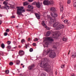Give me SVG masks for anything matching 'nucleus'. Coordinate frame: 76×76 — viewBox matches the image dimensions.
Segmentation results:
<instances>
[{
  "mask_svg": "<svg viewBox=\"0 0 76 76\" xmlns=\"http://www.w3.org/2000/svg\"><path fill=\"white\" fill-rule=\"evenodd\" d=\"M40 67L44 69V70L47 72H50L51 70V68L50 65V60L48 59L47 58H44V61L42 63L40 64Z\"/></svg>",
  "mask_w": 76,
  "mask_h": 76,
  "instance_id": "f257e3e1",
  "label": "nucleus"
},
{
  "mask_svg": "<svg viewBox=\"0 0 76 76\" xmlns=\"http://www.w3.org/2000/svg\"><path fill=\"white\" fill-rule=\"evenodd\" d=\"M48 53H50L49 55V57L50 58H54L56 56V53L51 51L49 49H48L45 52V54H48Z\"/></svg>",
  "mask_w": 76,
  "mask_h": 76,
  "instance_id": "f03ea898",
  "label": "nucleus"
},
{
  "mask_svg": "<svg viewBox=\"0 0 76 76\" xmlns=\"http://www.w3.org/2000/svg\"><path fill=\"white\" fill-rule=\"evenodd\" d=\"M17 14L19 15H21L22 13H23L25 12V10H23L24 7H17Z\"/></svg>",
  "mask_w": 76,
  "mask_h": 76,
  "instance_id": "7ed1b4c3",
  "label": "nucleus"
},
{
  "mask_svg": "<svg viewBox=\"0 0 76 76\" xmlns=\"http://www.w3.org/2000/svg\"><path fill=\"white\" fill-rule=\"evenodd\" d=\"M51 15L52 16V17H51L50 19V22H56V17H57L58 15L57 13H54L53 14V13H51Z\"/></svg>",
  "mask_w": 76,
  "mask_h": 76,
  "instance_id": "20e7f679",
  "label": "nucleus"
},
{
  "mask_svg": "<svg viewBox=\"0 0 76 76\" xmlns=\"http://www.w3.org/2000/svg\"><path fill=\"white\" fill-rule=\"evenodd\" d=\"M60 31H55L53 32V37L55 39H57L58 37V35H60Z\"/></svg>",
  "mask_w": 76,
  "mask_h": 76,
  "instance_id": "39448f33",
  "label": "nucleus"
},
{
  "mask_svg": "<svg viewBox=\"0 0 76 76\" xmlns=\"http://www.w3.org/2000/svg\"><path fill=\"white\" fill-rule=\"evenodd\" d=\"M3 4H4V6L2 7H1V9H6L7 10H8V9H9V8H10V7H9V6H7V3L6 2H4Z\"/></svg>",
  "mask_w": 76,
  "mask_h": 76,
  "instance_id": "423d86ee",
  "label": "nucleus"
},
{
  "mask_svg": "<svg viewBox=\"0 0 76 76\" xmlns=\"http://www.w3.org/2000/svg\"><path fill=\"white\" fill-rule=\"evenodd\" d=\"M64 28V25L62 24L59 25L56 28V30H60L61 29Z\"/></svg>",
  "mask_w": 76,
  "mask_h": 76,
  "instance_id": "0eeeda50",
  "label": "nucleus"
},
{
  "mask_svg": "<svg viewBox=\"0 0 76 76\" xmlns=\"http://www.w3.org/2000/svg\"><path fill=\"white\" fill-rule=\"evenodd\" d=\"M34 67L35 64H32L28 67V69L29 70H33V69L34 68Z\"/></svg>",
  "mask_w": 76,
  "mask_h": 76,
  "instance_id": "6e6552de",
  "label": "nucleus"
},
{
  "mask_svg": "<svg viewBox=\"0 0 76 76\" xmlns=\"http://www.w3.org/2000/svg\"><path fill=\"white\" fill-rule=\"evenodd\" d=\"M41 5H42V3L40 4V3L39 2H36V6L37 8H40L41 6Z\"/></svg>",
  "mask_w": 76,
  "mask_h": 76,
  "instance_id": "1a4fd4ad",
  "label": "nucleus"
},
{
  "mask_svg": "<svg viewBox=\"0 0 76 76\" xmlns=\"http://www.w3.org/2000/svg\"><path fill=\"white\" fill-rule=\"evenodd\" d=\"M46 40H48V41H51V42H53V41H54V39H52L51 37H46Z\"/></svg>",
  "mask_w": 76,
  "mask_h": 76,
  "instance_id": "9d476101",
  "label": "nucleus"
},
{
  "mask_svg": "<svg viewBox=\"0 0 76 76\" xmlns=\"http://www.w3.org/2000/svg\"><path fill=\"white\" fill-rule=\"evenodd\" d=\"M43 3L44 5H46L47 6L49 5V1L48 0H45L43 1Z\"/></svg>",
  "mask_w": 76,
  "mask_h": 76,
  "instance_id": "9b49d317",
  "label": "nucleus"
},
{
  "mask_svg": "<svg viewBox=\"0 0 76 76\" xmlns=\"http://www.w3.org/2000/svg\"><path fill=\"white\" fill-rule=\"evenodd\" d=\"M50 11H51V12H52L54 13V12H55L56 11V8H54V7H51L50 8Z\"/></svg>",
  "mask_w": 76,
  "mask_h": 76,
  "instance_id": "f8f14e48",
  "label": "nucleus"
},
{
  "mask_svg": "<svg viewBox=\"0 0 76 76\" xmlns=\"http://www.w3.org/2000/svg\"><path fill=\"white\" fill-rule=\"evenodd\" d=\"M60 10L61 12H62L63 11V4H60Z\"/></svg>",
  "mask_w": 76,
  "mask_h": 76,
  "instance_id": "ddd939ff",
  "label": "nucleus"
},
{
  "mask_svg": "<svg viewBox=\"0 0 76 76\" xmlns=\"http://www.w3.org/2000/svg\"><path fill=\"white\" fill-rule=\"evenodd\" d=\"M72 58H76V53L75 52H74L72 54Z\"/></svg>",
  "mask_w": 76,
  "mask_h": 76,
  "instance_id": "4468645a",
  "label": "nucleus"
},
{
  "mask_svg": "<svg viewBox=\"0 0 76 76\" xmlns=\"http://www.w3.org/2000/svg\"><path fill=\"white\" fill-rule=\"evenodd\" d=\"M35 15L38 19H40V15L38 13H35Z\"/></svg>",
  "mask_w": 76,
  "mask_h": 76,
  "instance_id": "2eb2a0df",
  "label": "nucleus"
},
{
  "mask_svg": "<svg viewBox=\"0 0 76 76\" xmlns=\"http://www.w3.org/2000/svg\"><path fill=\"white\" fill-rule=\"evenodd\" d=\"M19 55H23L24 54L23 51L22 50H20L19 52Z\"/></svg>",
  "mask_w": 76,
  "mask_h": 76,
  "instance_id": "dca6fc26",
  "label": "nucleus"
},
{
  "mask_svg": "<svg viewBox=\"0 0 76 76\" xmlns=\"http://www.w3.org/2000/svg\"><path fill=\"white\" fill-rule=\"evenodd\" d=\"M59 25V23H55L53 25V27L54 28H55V27H56L57 25Z\"/></svg>",
  "mask_w": 76,
  "mask_h": 76,
  "instance_id": "f3484780",
  "label": "nucleus"
},
{
  "mask_svg": "<svg viewBox=\"0 0 76 76\" xmlns=\"http://www.w3.org/2000/svg\"><path fill=\"white\" fill-rule=\"evenodd\" d=\"M51 34V31H48L46 34V37H48Z\"/></svg>",
  "mask_w": 76,
  "mask_h": 76,
  "instance_id": "a211bd4d",
  "label": "nucleus"
},
{
  "mask_svg": "<svg viewBox=\"0 0 76 76\" xmlns=\"http://www.w3.org/2000/svg\"><path fill=\"white\" fill-rule=\"evenodd\" d=\"M28 7L29 9H34V7L31 5H28Z\"/></svg>",
  "mask_w": 76,
  "mask_h": 76,
  "instance_id": "6ab92c4d",
  "label": "nucleus"
},
{
  "mask_svg": "<svg viewBox=\"0 0 76 76\" xmlns=\"http://www.w3.org/2000/svg\"><path fill=\"white\" fill-rule=\"evenodd\" d=\"M23 6H27V5H28L29 4V3L26 2H24L23 3Z\"/></svg>",
  "mask_w": 76,
  "mask_h": 76,
  "instance_id": "aec40b11",
  "label": "nucleus"
},
{
  "mask_svg": "<svg viewBox=\"0 0 76 76\" xmlns=\"http://www.w3.org/2000/svg\"><path fill=\"white\" fill-rule=\"evenodd\" d=\"M49 4H54V1L53 0H51L50 1H49Z\"/></svg>",
  "mask_w": 76,
  "mask_h": 76,
  "instance_id": "412c9836",
  "label": "nucleus"
},
{
  "mask_svg": "<svg viewBox=\"0 0 76 76\" xmlns=\"http://www.w3.org/2000/svg\"><path fill=\"white\" fill-rule=\"evenodd\" d=\"M57 45V44L56 43H54L53 44V48H56L57 47H56Z\"/></svg>",
  "mask_w": 76,
  "mask_h": 76,
  "instance_id": "4be33fe9",
  "label": "nucleus"
},
{
  "mask_svg": "<svg viewBox=\"0 0 76 76\" xmlns=\"http://www.w3.org/2000/svg\"><path fill=\"white\" fill-rule=\"evenodd\" d=\"M62 40L64 41H67V38L65 37H64L62 38Z\"/></svg>",
  "mask_w": 76,
  "mask_h": 76,
  "instance_id": "5701e85b",
  "label": "nucleus"
},
{
  "mask_svg": "<svg viewBox=\"0 0 76 76\" xmlns=\"http://www.w3.org/2000/svg\"><path fill=\"white\" fill-rule=\"evenodd\" d=\"M42 25L43 26H46V25H45V21H42Z\"/></svg>",
  "mask_w": 76,
  "mask_h": 76,
  "instance_id": "b1692460",
  "label": "nucleus"
},
{
  "mask_svg": "<svg viewBox=\"0 0 76 76\" xmlns=\"http://www.w3.org/2000/svg\"><path fill=\"white\" fill-rule=\"evenodd\" d=\"M25 48H28V46H29V43L27 44H25Z\"/></svg>",
  "mask_w": 76,
  "mask_h": 76,
  "instance_id": "393cba45",
  "label": "nucleus"
},
{
  "mask_svg": "<svg viewBox=\"0 0 76 76\" xmlns=\"http://www.w3.org/2000/svg\"><path fill=\"white\" fill-rule=\"evenodd\" d=\"M1 47L2 48H4V44L3 43H2Z\"/></svg>",
  "mask_w": 76,
  "mask_h": 76,
  "instance_id": "a878e982",
  "label": "nucleus"
},
{
  "mask_svg": "<svg viewBox=\"0 0 76 76\" xmlns=\"http://www.w3.org/2000/svg\"><path fill=\"white\" fill-rule=\"evenodd\" d=\"M65 18V15L64 14H63L62 15V16L61 17V19H63V18Z\"/></svg>",
  "mask_w": 76,
  "mask_h": 76,
  "instance_id": "bb28decb",
  "label": "nucleus"
},
{
  "mask_svg": "<svg viewBox=\"0 0 76 76\" xmlns=\"http://www.w3.org/2000/svg\"><path fill=\"white\" fill-rule=\"evenodd\" d=\"M5 73L6 74H8L9 73V71L8 70H7L5 71Z\"/></svg>",
  "mask_w": 76,
  "mask_h": 76,
  "instance_id": "cd10ccee",
  "label": "nucleus"
},
{
  "mask_svg": "<svg viewBox=\"0 0 76 76\" xmlns=\"http://www.w3.org/2000/svg\"><path fill=\"white\" fill-rule=\"evenodd\" d=\"M64 67H65V65H61V67L62 69H64Z\"/></svg>",
  "mask_w": 76,
  "mask_h": 76,
  "instance_id": "c85d7f7f",
  "label": "nucleus"
},
{
  "mask_svg": "<svg viewBox=\"0 0 76 76\" xmlns=\"http://www.w3.org/2000/svg\"><path fill=\"white\" fill-rule=\"evenodd\" d=\"M7 48H8V49H10L11 48V46L10 45H8L7 47Z\"/></svg>",
  "mask_w": 76,
  "mask_h": 76,
  "instance_id": "c756f323",
  "label": "nucleus"
},
{
  "mask_svg": "<svg viewBox=\"0 0 76 76\" xmlns=\"http://www.w3.org/2000/svg\"><path fill=\"white\" fill-rule=\"evenodd\" d=\"M20 63V61H16V64H17L18 65Z\"/></svg>",
  "mask_w": 76,
  "mask_h": 76,
  "instance_id": "7c9ffc66",
  "label": "nucleus"
},
{
  "mask_svg": "<svg viewBox=\"0 0 76 76\" xmlns=\"http://www.w3.org/2000/svg\"><path fill=\"white\" fill-rule=\"evenodd\" d=\"M68 22V21L67 20H65L64 21V22L65 23H67V22Z\"/></svg>",
  "mask_w": 76,
  "mask_h": 76,
  "instance_id": "2f4dec72",
  "label": "nucleus"
},
{
  "mask_svg": "<svg viewBox=\"0 0 76 76\" xmlns=\"http://www.w3.org/2000/svg\"><path fill=\"white\" fill-rule=\"evenodd\" d=\"M9 64L10 65V66H12V65L13 64V63L12 62H10V63Z\"/></svg>",
  "mask_w": 76,
  "mask_h": 76,
  "instance_id": "473e14b6",
  "label": "nucleus"
},
{
  "mask_svg": "<svg viewBox=\"0 0 76 76\" xmlns=\"http://www.w3.org/2000/svg\"><path fill=\"white\" fill-rule=\"evenodd\" d=\"M34 41H38V39L37 38H35L34 39Z\"/></svg>",
  "mask_w": 76,
  "mask_h": 76,
  "instance_id": "72a5a7b5",
  "label": "nucleus"
},
{
  "mask_svg": "<svg viewBox=\"0 0 76 76\" xmlns=\"http://www.w3.org/2000/svg\"><path fill=\"white\" fill-rule=\"evenodd\" d=\"M0 55H1V56H3V53L2 52H0Z\"/></svg>",
  "mask_w": 76,
  "mask_h": 76,
  "instance_id": "f704fd0d",
  "label": "nucleus"
},
{
  "mask_svg": "<svg viewBox=\"0 0 76 76\" xmlns=\"http://www.w3.org/2000/svg\"><path fill=\"white\" fill-rule=\"evenodd\" d=\"M10 31V30H9V29H7L6 31V32H9V31Z\"/></svg>",
  "mask_w": 76,
  "mask_h": 76,
  "instance_id": "c9c22d12",
  "label": "nucleus"
},
{
  "mask_svg": "<svg viewBox=\"0 0 76 76\" xmlns=\"http://www.w3.org/2000/svg\"><path fill=\"white\" fill-rule=\"evenodd\" d=\"M29 51L30 52H32L33 51V49L31 48L29 50Z\"/></svg>",
  "mask_w": 76,
  "mask_h": 76,
  "instance_id": "e433bc0d",
  "label": "nucleus"
},
{
  "mask_svg": "<svg viewBox=\"0 0 76 76\" xmlns=\"http://www.w3.org/2000/svg\"><path fill=\"white\" fill-rule=\"evenodd\" d=\"M8 34V33H7L5 32L4 33V36H7V35Z\"/></svg>",
  "mask_w": 76,
  "mask_h": 76,
  "instance_id": "4c0bfd02",
  "label": "nucleus"
},
{
  "mask_svg": "<svg viewBox=\"0 0 76 76\" xmlns=\"http://www.w3.org/2000/svg\"><path fill=\"white\" fill-rule=\"evenodd\" d=\"M11 43V42H10V41H8L7 44L8 45H10V44Z\"/></svg>",
  "mask_w": 76,
  "mask_h": 76,
  "instance_id": "58836bf2",
  "label": "nucleus"
},
{
  "mask_svg": "<svg viewBox=\"0 0 76 76\" xmlns=\"http://www.w3.org/2000/svg\"><path fill=\"white\" fill-rule=\"evenodd\" d=\"M21 42L22 43H23V42H25V39H23L21 41Z\"/></svg>",
  "mask_w": 76,
  "mask_h": 76,
  "instance_id": "ea45409f",
  "label": "nucleus"
},
{
  "mask_svg": "<svg viewBox=\"0 0 76 76\" xmlns=\"http://www.w3.org/2000/svg\"><path fill=\"white\" fill-rule=\"evenodd\" d=\"M36 43H34L32 44V45H33V46H34V47L36 46Z\"/></svg>",
  "mask_w": 76,
  "mask_h": 76,
  "instance_id": "a19ab883",
  "label": "nucleus"
},
{
  "mask_svg": "<svg viewBox=\"0 0 76 76\" xmlns=\"http://www.w3.org/2000/svg\"><path fill=\"white\" fill-rule=\"evenodd\" d=\"M67 3L68 4H70V0H68L67 1Z\"/></svg>",
  "mask_w": 76,
  "mask_h": 76,
  "instance_id": "79ce46f5",
  "label": "nucleus"
},
{
  "mask_svg": "<svg viewBox=\"0 0 76 76\" xmlns=\"http://www.w3.org/2000/svg\"><path fill=\"white\" fill-rule=\"evenodd\" d=\"M35 4H36V2H34L32 3V5H35Z\"/></svg>",
  "mask_w": 76,
  "mask_h": 76,
  "instance_id": "37998d69",
  "label": "nucleus"
},
{
  "mask_svg": "<svg viewBox=\"0 0 76 76\" xmlns=\"http://www.w3.org/2000/svg\"><path fill=\"white\" fill-rule=\"evenodd\" d=\"M11 18H15V16H12L11 17Z\"/></svg>",
  "mask_w": 76,
  "mask_h": 76,
  "instance_id": "c03bdc74",
  "label": "nucleus"
},
{
  "mask_svg": "<svg viewBox=\"0 0 76 76\" xmlns=\"http://www.w3.org/2000/svg\"><path fill=\"white\" fill-rule=\"evenodd\" d=\"M31 39L30 38H28V41H30Z\"/></svg>",
  "mask_w": 76,
  "mask_h": 76,
  "instance_id": "a18cd8bd",
  "label": "nucleus"
},
{
  "mask_svg": "<svg viewBox=\"0 0 76 76\" xmlns=\"http://www.w3.org/2000/svg\"><path fill=\"white\" fill-rule=\"evenodd\" d=\"M41 76H45V75L44 74H41Z\"/></svg>",
  "mask_w": 76,
  "mask_h": 76,
  "instance_id": "49530a36",
  "label": "nucleus"
},
{
  "mask_svg": "<svg viewBox=\"0 0 76 76\" xmlns=\"http://www.w3.org/2000/svg\"><path fill=\"white\" fill-rule=\"evenodd\" d=\"M29 2H32L33 1V0H28Z\"/></svg>",
  "mask_w": 76,
  "mask_h": 76,
  "instance_id": "de8ad7c7",
  "label": "nucleus"
},
{
  "mask_svg": "<svg viewBox=\"0 0 76 76\" xmlns=\"http://www.w3.org/2000/svg\"><path fill=\"white\" fill-rule=\"evenodd\" d=\"M50 74V75H52V74H53V71H51Z\"/></svg>",
  "mask_w": 76,
  "mask_h": 76,
  "instance_id": "09e8293b",
  "label": "nucleus"
},
{
  "mask_svg": "<svg viewBox=\"0 0 76 76\" xmlns=\"http://www.w3.org/2000/svg\"><path fill=\"white\" fill-rule=\"evenodd\" d=\"M27 11H29V12H31V10H28V9H27Z\"/></svg>",
  "mask_w": 76,
  "mask_h": 76,
  "instance_id": "8fccbe9b",
  "label": "nucleus"
},
{
  "mask_svg": "<svg viewBox=\"0 0 76 76\" xmlns=\"http://www.w3.org/2000/svg\"><path fill=\"white\" fill-rule=\"evenodd\" d=\"M46 45H48V43L47 42H46L45 43Z\"/></svg>",
  "mask_w": 76,
  "mask_h": 76,
  "instance_id": "3c124183",
  "label": "nucleus"
},
{
  "mask_svg": "<svg viewBox=\"0 0 76 76\" xmlns=\"http://www.w3.org/2000/svg\"><path fill=\"white\" fill-rule=\"evenodd\" d=\"M2 23V21L1 20L0 21V25H1Z\"/></svg>",
  "mask_w": 76,
  "mask_h": 76,
  "instance_id": "603ef678",
  "label": "nucleus"
},
{
  "mask_svg": "<svg viewBox=\"0 0 76 76\" xmlns=\"http://www.w3.org/2000/svg\"><path fill=\"white\" fill-rule=\"evenodd\" d=\"M71 76H75V75L73 74H71Z\"/></svg>",
  "mask_w": 76,
  "mask_h": 76,
  "instance_id": "864d4df0",
  "label": "nucleus"
},
{
  "mask_svg": "<svg viewBox=\"0 0 76 76\" xmlns=\"http://www.w3.org/2000/svg\"><path fill=\"white\" fill-rule=\"evenodd\" d=\"M46 29H48V30H49V28H48V27H46Z\"/></svg>",
  "mask_w": 76,
  "mask_h": 76,
  "instance_id": "5fc2aeb1",
  "label": "nucleus"
},
{
  "mask_svg": "<svg viewBox=\"0 0 76 76\" xmlns=\"http://www.w3.org/2000/svg\"><path fill=\"white\" fill-rule=\"evenodd\" d=\"M57 71H56L55 72V74L56 75H57Z\"/></svg>",
  "mask_w": 76,
  "mask_h": 76,
  "instance_id": "6e6d98bb",
  "label": "nucleus"
},
{
  "mask_svg": "<svg viewBox=\"0 0 76 76\" xmlns=\"http://www.w3.org/2000/svg\"><path fill=\"white\" fill-rule=\"evenodd\" d=\"M0 17H2V15L0 14Z\"/></svg>",
  "mask_w": 76,
  "mask_h": 76,
  "instance_id": "4d7b16f0",
  "label": "nucleus"
},
{
  "mask_svg": "<svg viewBox=\"0 0 76 76\" xmlns=\"http://www.w3.org/2000/svg\"><path fill=\"white\" fill-rule=\"evenodd\" d=\"M17 47L16 46V47H14V48H15V49Z\"/></svg>",
  "mask_w": 76,
  "mask_h": 76,
  "instance_id": "13d9d810",
  "label": "nucleus"
},
{
  "mask_svg": "<svg viewBox=\"0 0 76 76\" xmlns=\"http://www.w3.org/2000/svg\"><path fill=\"white\" fill-rule=\"evenodd\" d=\"M13 43H16V42L15 41H14L13 42Z\"/></svg>",
  "mask_w": 76,
  "mask_h": 76,
  "instance_id": "bf43d9fd",
  "label": "nucleus"
},
{
  "mask_svg": "<svg viewBox=\"0 0 76 76\" xmlns=\"http://www.w3.org/2000/svg\"><path fill=\"white\" fill-rule=\"evenodd\" d=\"M70 50H69V52L68 53V55H69V53H70Z\"/></svg>",
  "mask_w": 76,
  "mask_h": 76,
  "instance_id": "052dcab7",
  "label": "nucleus"
},
{
  "mask_svg": "<svg viewBox=\"0 0 76 76\" xmlns=\"http://www.w3.org/2000/svg\"><path fill=\"white\" fill-rule=\"evenodd\" d=\"M21 65L22 66V65H23V64H21Z\"/></svg>",
  "mask_w": 76,
  "mask_h": 76,
  "instance_id": "680f3d73",
  "label": "nucleus"
},
{
  "mask_svg": "<svg viewBox=\"0 0 76 76\" xmlns=\"http://www.w3.org/2000/svg\"><path fill=\"white\" fill-rule=\"evenodd\" d=\"M24 66H24V65L23 66V68H24Z\"/></svg>",
  "mask_w": 76,
  "mask_h": 76,
  "instance_id": "e2e57ef3",
  "label": "nucleus"
},
{
  "mask_svg": "<svg viewBox=\"0 0 76 76\" xmlns=\"http://www.w3.org/2000/svg\"><path fill=\"white\" fill-rule=\"evenodd\" d=\"M18 73H20V71H18Z\"/></svg>",
  "mask_w": 76,
  "mask_h": 76,
  "instance_id": "0e129e2a",
  "label": "nucleus"
},
{
  "mask_svg": "<svg viewBox=\"0 0 76 76\" xmlns=\"http://www.w3.org/2000/svg\"><path fill=\"white\" fill-rule=\"evenodd\" d=\"M6 1H9V0H5Z\"/></svg>",
  "mask_w": 76,
  "mask_h": 76,
  "instance_id": "69168bd1",
  "label": "nucleus"
},
{
  "mask_svg": "<svg viewBox=\"0 0 76 76\" xmlns=\"http://www.w3.org/2000/svg\"><path fill=\"white\" fill-rule=\"evenodd\" d=\"M1 7V5H0V8Z\"/></svg>",
  "mask_w": 76,
  "mask_h": 76,
  "instance_id": "338daca9",
  "label": "nucleus"
},
{
  "mask_svg": "<svg viewBox=\"0 0 76 76\" xmlns=\"http://www.w3.org/2000/svg\"><path fill=\"white\" fill-rule=\"evenodd\" d=\"M17 27H18V26H17Z\"/></svg>",
  "mask_w": 76,
  "mask_h": 76,
  "instance_id": "774afa93",
  "label": "nucleus"
}]
</instances>
